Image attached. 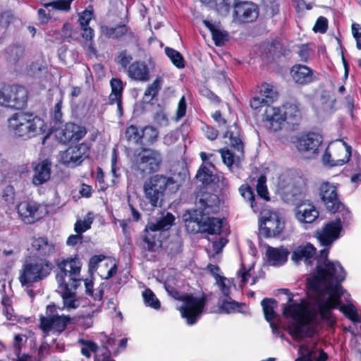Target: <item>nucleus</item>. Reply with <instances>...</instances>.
<instances>
[{
  "label": "nucleus",
  "mask_w": 361,
  "mask_h": 361,
  "mask_svg": "<svg viewBox=\"0 0 361 361\" xmlns=\"http://www.w3.org/2000/svg\"><path fill=\"white\" fill-rule=\"evenodd\" d=\"M78 343L82 345L81 353L87 357H90L99 348L97 344L91 341L80 339Z\"/></svg>",
  "instance_id": "49"
},
{
  "label": "nucleus",
  "mask_w": 361,
  "mask_h": 361,
  "mask_svg": "<svg viewBox=\"0 0 361 361\" xmlns=\"http://www.w3.org/2000/svg\"><path fill=\"white\" fill-rule=\"evenodd\" d=\"M51 162L47 159L33 164L32 184L37 186L47 182L51 176Z\"/></svg>",
  "instance_id": "25"
},
{
  "label": "nucleus",
  "mask_w": 361,
  "mask_h": 361,
  "mask_svg": "<svg viewBox=\"0 0 361 361\" xmlns=\"http://www.w3.org/2000/svg\"><path fill=\"white\" fill-rule=\"evenodd\" d=\"M132 55L126 51H120L117 56V62L123 67L126 68L132 61Z\"/></svg>",
  "instance_id": "60"
},
{
  "label": "nucleus",
  "mask_w": 361,
  "mask_h": 361,
  "mask_svg": "<svg viewBox=\"0 0 361 361\" xmlns=\"http://www.w3.org/2000/svg\"><path fill=\"white\" fill-rule=\"evenodd\" d=\"M97 269L102 278L109 279L116 274L118 263L112 257H105L103 255H94L89 262V271L92 273Z\"/></svg>",
  "instance_id": "15"
},
{
  "label": "nucleus",
  "mask_w": 361,
  "mask_h": 361,
  "mask_svg": "<svg viewBox=\"0 0 361 361\" xmlns=\"http://www.w3.org/2000/svg\"><path fill=\"white\" fill-rule=\"evenodd\" d=\"M162 163V155L158 150L143 148L138 154L136 166L142 173H150L157 171Z\"/></svg>",
  "instance_id": "13"
},
{
  "label": "nucleus",
  "mask_w": 361,
  "mask_h": 361,
  "mask_svg": "<svg viewBox=\"0 0 361 361\" xmlns=\"http://www.w3.org/2000/svg\"><path fill=\"white\" fill-rule=\"evenodd\" d=\"M253 264L246 268L243 264H242L240 270L238 272V277L240 278L241 283L244 285L247 283L248 279L252 276V271Z\"/></svg>",
  "instance_id": "58"
},
{
  "label": "nucleus",
  "mask_w": 361,
  "mask_h": 361,
  "mask_svg": "<svg viewBox=\"0 0 361 361\" xmlns=\"http://www.w3.org/2000/svg\"><path fill=\"white\" fill-rule=\"evenodd\" d=\"M90 147L87 144L81 143L72 146L60 154V161L68 166L75 167L88 157Z\"/></svg>",
  "instance_id": "17"
},
{
  "label": "nucleus",
  "mask_w": 361,
  "mask_h": 361,
  "mask_svg": "<svg viewBox=\"0 0 361 361\" xmlns=\"http://www.w3.org/2000/svg\"><path fill=\"white\" fill-rule=\"evenodd\" d=\"M214 166L212 163L207 162L202 165L196 175V178L203 184H208L213 180V171L212 169Z\"/></svg>",
  "instance_id": "39"
},
{
  "label": "nucleus",
  "mask_w": 361,
  "mask_h": 361,
  "mask_svg": "<svg viewBox=\"0 0 361 361\" xmlns=\"http://www.w3.org/2000/svg\"><path fill=\"white\" fill-rule=\"evenodd\" d=\"M336 99L328 94H322L315 104L318 116L324 117L334 112Z\"/></svg>",
  "instance_id": "34"
},
{
  "label": "nucleus",
  "mask_w": 361,
  "mask_h": 361,
  "mask_svg": "<svg viewBox=\"0 0 361 361\" xmlns=\"http://www.w3.org/2000/svg\"><path fill=\"white\" fill-rule=\"evenodd\" d=\"M111 93L109 95V100H118L122 98L123 90V82L121 80L113 78L110 81Z\"/></svg>",
  "instance_id": "44"
},
{
  "label": "nucleus",
  "mask_w": 361,
  "mask_h": 361,
  "mask_svg": "<svg viewBox=\"0 0 361 361\" xmlns=\"http://www.w3.org/2000/svg\"><path fill=\"white\" fill-rule=\"evenodd\" d=\"M261 305L265 319L269 322L273 333L276 334L278 331V326L274 322L276 318V313L275 312V309L277 307L276 301L274 299L264 298L262 300Z\"/></svg>",
  "instance_id": "32"
},
{
  "label": "nucleus",
  "mask_w": 361,
  "mask_h": 361,
  "mask_svg": "<svg viewBox=\"0 0 361 361\" xmlns=\"http://www.w3.org/2000/svg\"><path fill=\"white\" fill-rule=\"evenodd\" d=\"M31 247L39 255L49 257L55 252V245L47 238H33L31 240Z\"/></svg>",
  "instance_id": "31"
},
{
  "label": "nucleus",
  "mask_w": 361,
  "mask_h": 361,
  "mask_svg": "<svg viewBox=\"0 0 361 361\" xmlns=\"http://www.w3.org/2000/svg\"><path fill=\"white\" fill-rule=\"evenodd\" d=\"M198 216H207L210 214L216 213L219 209V200L214 194H207L201 197L197 204Z\"/></svg>",
  "instance_id": "23"
},
{
  "label": "nucleus",
  "mask_w": 361,
  "mask_h": 361,
  "mask_svg": "<svg viewBox=\"0 0 361 361\" xmlns=\"http://www.w3.org/2000/svg\"><path fill=\"white\" fill-rule=\"evenodd\" d=\"M167 291L173 298L183 302L182 305L178 309L182 317L186 320V323L190 326L194 325L204 312L207 301L206 297L204 295L195 296L192 294L180 295L176 290L169 291L168 288Z\"/></svg>",
  "instance_id": "6"
},
{
  "label": "nucleus",
  "mask_w": 361,
  "mask_h": 361,
  "mask_svg": "<svg viewBox=\"0 0 361 361\" xmlns=\"http://www.w3.org/2000/svg\"><path fill=\"white\" fill-rule=\"evenodd\" d=\"M59 272L56 274V281L59 287L66 288V285L72 284V287H78L81 281L80 273L82 263L77 256L70 257L57 263Z\"/></svg>",
  "instance_id": "8"
},
{
  "label": "nucleus",
  "mask_w": 361,
  "mask_h": 361,
  "mask_svg": "<svg viewBox=\"0 0 361 361\" xmlns=\"http://www.w3.org/2000/svg\"><path fill=\"white\" fill-rule=\"evenodd\" d=\"M47 73L46 65L42 62H36L30 65L27 73L35 78H41Z\"/></svg>",
  "instance_id": "52"
},
{
  "label": "nucleus",
  "mask_w": 361,
  "mask_h": 361,
  "mask_svg": "<svg viewBox=\"0 0 361 361\" xmlns=\"http://www.w3.org/2000/svg\"><path fill=\"white\" fill-rule=\"evenodd\" d=\"M318 216V210L309 202H302L296 208L295 217L300 223L312 224Z\"/></svg>",
  "instance_id": "24"
},
{
  "label": "nucleus",
  "mask_w": 361,
  "mask_h": 361,
  "mask_svg": "<svg viewBox=\"0 0 361 361\" xmlns=\"http://www.w3.org/2000/svg\"><path fill=\"white\" fill-rule=\"evenodd\" d=\"M266 255L269 264L275 267L283 265L288 259V251L283 247H267Z\"/></svg>",
  "instance_id": "30"
},
{
  "label": "nucleus",
  "mask_w": 361,
  "mask_h": 361,
  "mask_svg": "<svg viewBox=\"0 0 361 361\" xmlns=\"http://www.w3.org/2000/svg\"><path fill=\"white\" fill-rule=\"evenodd\" d=\"M219 305L221 312L226 314L240 312L243 306L242 304L232 300L229 296L220 298Z\"/></svg>",
  "instance_id": "37"
},
{
  "label": "nucleus",
  "mask_w": 361,
  "mask_h": 361,
  "mask_svg": "<svg viewBox=\"0 0 361 361\" xmlns=\"http://www.w3.org/2000/svg\"><path fill=\"white\" fill-rule=\"evenodd\" d=\"M292 183V179L288 173H285L281 174L279 177L278 181V187L281 190H284L288 188Z\"/></svg>",
  "instance_id": "62"
},
{
  "label": "nucleus",
  "mask_w": 361,
  "mask_h": 361,
  "mask_svg": "<svg viewBox=\"0 0 361 361\" xmlns=\"http://www.w3.org/2000/svg\"><path fill=\"white\" fill-rule=\"evenodd\" d=\"M299 357L295 361H313L314 352L311 350L307 345H301L299 348Z\"/></svg>",
  "instance_id": "55"
},
{
  "label": "nucleus",
  "mask_w": 361,
  "mask_h": 361,
  "mask_svg": "<svg viewBox=\"0 0 361 361\" xmlns=\"http://www.w3.org/2000/svg\"><path fill=\"white\" fill-rule=\"evenodd\" d=\"M8 127L16 136L23 139L42 135L46 130V124L41 118L22 112L14 114L8 119Z\"/></svg>",
  "instance_id": "4"
},
{
  "label": "nucleus",
  "mask_w": 361,
  "mask_h": 361,
  "mask_svg": "<svg viewBox=\"0 0 361 361\" xmlns=\"http://www.w3.org/2000/svg\"><path fill=\"white\" fill-rule=\"evenodd\" d=\"M159 135L157 129L152 126H145L142 130V139H143L147 143L152 144L157 141Z\"/></svg>",
  "instance_id": "51"
},
{
  "label": "nucleus",
  "mask_w": 361,
  "mask_h": 361,
  "mask_svg": "<svg viewBox=\"0 0 361 361\" xmlns=\"http://www.w3.org/2000/svg\"><path fill=\"white\" fill-rule=\"evenodd\" d=\"M40 204L35 202L23 201L16 207L17 212L21 220L27 224H34L42 217Z\"/></svg>",
  "instance_id": "20"
},
{
  "label": "nucleus",
  "mask_w": 361,
  "mask_h": 361,
  "mask_svg": "<svg viewBox=\"0 0 361 361\" xmlns=\"http://www.w3.org/2000/svg\"><path fill=\"white\" fill-rule=\"evenodd\" d=\"M266 177L261 176L257 180V192L259 197L265 200H269V192L266 185Z\"/></svg>",
  "instance_id": "56"
},
{
  "label": "nucleus",
  "mask_w": 361,
  "mask_h": 361,
  "mask_svg": "<svg viewBox=\"0 0 361 361\" xmlns=\"http://www.w3.org/2000/svg\"><path fill=\"white\" fill-rule=\"evenodd\" d=\"M319 196L326 209L332 213L336 212L341 207L338 197L336 186L329 182H324L319 188Z\"/></svg>",
  "instance_id": "19"
},
{
  "label": "nucleus",
  "mask_w": 361,
  "mask_h": 361,
  "mask_svg": "<svg viewBox=\"0 0 361 361\" xmlns=\"http://www.w3.org/2000/svg\"><path fill=\"white\" fill-rule=\"evenodd\" d=\"M174 220V216L171 213L166 212V214H162L161 216L159 217L156 222L151 221L148 223L145 229L147 234L144 237V241L147 244L148 250H153L156 245L154 237L149 232L167 230L173 225Z\"/></svg>",
  "instance_id": "18"
},
{
  "label": "nucleus",
  "mask_w": 361,
  "mask_h": 361,
  "mask_svg": "<svg viewBox=\"0 0 361 361\" xmlns=\"http://www.w3.org/2000/svg\"><path fill=\"white\" fill-rule=\"evenodd\" d=\"M169 114L166 110L161 106H157L154 114V122L160 126H166L169 124Z\"/></svg>",
  "instance_id": "48"
},
{
  "label": "nucleus",
  "mask_w": 361,
  "mask_h": 361,
  "mask_svg": "<svg viewBox=\"0 0 361 361\" xmlns=\"http://www.w3.org/2000/svg\"><path fill=\"white\" fill-rule=\"evenodd\" d=\"M329 250L324 248L320 251V255L316 257V249L310 243L300 245L293 250L291 259L296 264L303 261L307 265H312L314 261L317 262V271L308 279V288L314 293L318 290H324V298L319 304L322 314L330 322L333 319L325 310V305L335 306L336 297L340 288L339 282L345 277V273L338 262H331L327 259Z\"/></svg>",
  "instance_id": "2"
},
{
  "label": "nucleus",
  "mask_w": 361,
  "mask_h": 361,
  "mask_svg": "<svg viewBox=\"0 0 361 361\" xmlns=\"http://www.w3.org/2000/svg\"><path fill=\"white\" fill-rule=\"evenodd\" d=\"M162 82V78L161 77H157L145 90L144 94L145 99L147 101L153 99L157 95L159 90L161 89Z\"/></svg>",
  "instance_id": "40"
},
{
  "label": "nucleus",
  "mask_w": 361,
  "mask_h": 361,
  "mask_svg": "<svg viewBox=\"0 0 361 361\" xmlns=\"http://www.w3.org/2000/svg\"><path fill=\"white\" fill-rule=\"evenodd\" d=\"M179 184L172 178L156 174L149 178L143 185L146 200L153 207L162 206L166 197L176 193Z\"/></svg>",
  "instance_id": "3"
},
{
  "label": "nucleus",
  "mask_w": 361,
  "mask_h": 361,
  "mask_svg": "<svg viewBox=\"0 0 361 361\" xmlns=\"http://www.w3.org/2000/svg\"><path fill=\"white\" fill-rule=\"evenodd\" d=\"M185 227L191 233L219 234L224 226L223 219L197 215V211L190 212L183 216Z\"/></svg>",
  "instance_id": "7"
},
{
  "label": "nucleus",
  "mask_w": 361,
  "mask_h": 361,
  "mask_svg": "<svg viewBox=\"0 0 361 361\" xmlns=\"http://www.w3.org/2000/svg\"><path fill=\"white\" fill-rule=\"evenodd\" d=\"M62 309L54 305L47 307L46 317L40 319V326L44 332L47 333L53 331L61 333L65 330L67 325L71 322V318L69 316L59 314V311Z\"/></svg>",
  "instance_id": "10"
},
{
  "label": "nucleus",
  "mask_w": 361,
  "mask_h": 361,
  "mask_svg": "<svg viewBox=\"0 0 361 361\" xmlns=\"http://www.w3.org/2000/svg\"><path fill=\"white\" fill-rule=\"evenodd\" d=\"M26 341H27V338L23 334L15 335L14 341H13V347L15 348L16 353L18 357H20L19 354H20L21 348L23 347V345H24Z\"/></svg>",
  "instance_id": "61"
},
{
  "label": "nucleus",
  "mask_w": 361,
  "mask_h": 361,
  "mask_svg": "<svg viewBox=\"0 0 361 361\" xmlns=\"http://www.w3.org/2000/svg\"><path fill=\"white\" fill-rule=\"evenodd\" d=\"M91 224L92 221L90 219L77 221L74 227L75 231L77 233H82L90 228Z\"/></svg>",
  "instance_id": "59"
},
{
  "label": "nucleus",
  "mask_w": 361,
  "mask_h": 361,
  "mask_svg": "<svg viewBox=\"0 0 361 361\" xmlns=\"http://www.w3.org/2000/svg\"><path fill=\"white\" fill-rule=\"evenodd\" d=\"M142 298L145 304L155 310H158L160 307V302L156 297L155 294L150 290L146 289L142 293Z\"/></svg>",
  "instance_id": "50"
},
{
  "label": "nucleus",
  "mask_w": 361,
  "mask_h": 361,
  "mask_svg": "<svg viewBox=\"0 0 361 361\" xmlns=\"http://www.w3.org/2000/svg\"><path fill=\"white\" fill-rule=\"evenodd\" d=\"M94 17L93 8L89 6L78 14V23L80 27L89 26V23Z\"/></svg>",
  "instance_id": "53"
},
{
  "label": "nucleus",
  "mask_w": 361,
  "mask_h": 361,
  "mask_svg": "<svg viewBox=\"0 0 361 361\" xmlns=\"http://www.w3.org/2000/svg\"><path fill=\"white\" fill-rule=\"evenodd\" d=\"M52 268V263L46 259H28L23 263L19 271V281L23 286L30 287L32 283L47 278Z\"/></svg>",
  "instance_id": "5"
},
{
  "label": "nucleus",
  "mask_w": 361,
  "mask_h": 361,
  "mask_svg": "<svg viewBox=\"0 0 361 361\" xmlns=\"http://www.w3.org/2000/svg\"><path fill=\"white\" fill-rule=\"evenodd\" d=\"M76 288L77 287H72V284L66 285V288L59 286L63 301V308L70 310L78 307L80 302L74 293Z\"/></svg>",
  "instance_id": "35"
},
{
  "label": "nucleus",
  "mask_w": 361,
  "mask_h": 361,
  "mask_svg": "<svg viewBox=\"0 0 361 361\" xmlns=\"http://www.w3.org/2000/svg\"><path fill=\"white\" fill-rule=\"evenodd\" d=\"M240 0H215L214 8L216 11L222 16H226L231 8H235Z\"/></svg>",
  "instance_id": "38"
},
{
  "label": "nucleus",
  "mask_w": 361,
  "mask_h": 361,
  "mask_svg": "<svg viewBox=\"0 0 361 361\" xmlns=\"http://www.w3.org/2000/svg\"><path fill=\"white\" fill-rule=\"evenodd\" d=\"M85 134L86 130L83 127L69 123L61 130V140L64 142H75L82 138Z\"/></svg>",
  "instance_id": "29"
},
{
  "label": "nucleus",
  "mask_w": 361,
  "mask_h": 361,
  "mask_svg": "<svg viewBox=\"0 0 361 361\" xmlns=\"http://www.w3.org/2000/svg\"><path fill=\"white\" fill-rule=\"evenodd\" d=\"M204 25L210 30L212 39L216 46H222L228 40V33L209 20H203Z\"/></svg>",
  "instance_id": "36"
},
{
  "label": "nucleus",
  "mask_w": 361,
  "mask_h": 361,
  "mask_svg": "<svg viewBox=\"0 0 361 361\" xmlns=\"http://www.w3.org/2000/svg\"><path fill=\"white\" fill-rule=\"evenodd\" d=\"M74 0H56L52 2L46 4L44 7L46 8H51L52 11H63L68 12L71 10V3Z\"/></svg>",
  "instance_id": "43"
},
{
  "label": "nucleus",
  "mask_w": 361,
  "mask_h": 361,
  "mask_svg": "<svg viewBox=\"0 0 361 361\" xmlns=\"http://www.w3.org/2000/svg\"><path fill=\"white\" fill-rule=\"evenodd\" d=\"M239 192L241 196L247 201L250 202V207L252 209L254 212H257L259 211V207H257L255 201L254 193L251 189V188L247 185H242L239 188Z\"/></svg>",
  "instance_id": "41"
},
{
  "label": "nucleus",
  "mask_w": 361,
  "mask_h": 361,
  "mask_svg": "<svg viewBox=\"0 0 361 361\" xmlns=\"http://www.w3.org/2000/svg\"><path fill=\"white\" fill-rule=\"evenodd\" d=\"M224 138L228 139L226 142L233 149L234 152H231L229 149H221L219 152L223 162L231 167L235 162H239L244 154V146L240 130L235 123L229 127L224 135Z\"/></svg>",
  "instance_id": "9"
},
{
  "label": "nucleus",
  "mask_w": 361,
  "mask_h": 361,
  "mask_svg": "<svg viewBox=\"0 0 361 361\" xmlns=\"http://www.w3.org/2000/svg\"><path fill=\"white\" fill-rule=\"evenodd\" d=\"M142 131L140 132L135 126H130L126 130V136L129 140H133L139 142L142 140Z\"/></svg>",
  "instance_id": "57"
},
{
  "label": "nucleus",
  "mask_w": 361,
  "mask_h": 361,
  "mask_svg": "<svg viewBox=\"0 0 361 361\" xmlns=\"http://www.w3.org/2000/svg\"><path fill=\"white\" fill-rule=\"evenodd\" d=\"M128 75L136 81L147 82L150 79V69L144 61H136L128 66Z\"/></svg>",
  "instance_id": "26"
},
{
  "label": "nucleus",
  "mask_w": 361,
  "mask_h": 361,
  "mask_svg": "<svg viewBox=\"0 0 361 361\" xmlns=\"http://www.w3.org/2000/svg\"><path fill=\"white\" fill-rule=\"evenodd\" d=\"M339 282L338 294L336 297L335 306L325 305L326 313L333 319L330 322L327 318L323 317L322 308L319 304L324 298L326 291L324 290L316 292L314 300L306 301L302 300L300 302H296L291 298L288 302L283 308V316L290 322L288 332L295 339H301L305 336H312L316 331V328L320 320L333 326L336 323V318L332 314L331 310L335 308L339 310L354 322H360L356 307L350 302V295L345 293Z\"/></svg>",
  "instance_id": "1"
},
{
  "label": "nucleus",
  "mask_w": 361,
  "mask_h": 361,
  "mask_svg": "<svg viewBox=\"0 0 361 361\" xmlns=\"http://www.w3.org/2000/svg\"><path fill=\"white\" fill-rule=\"evenodd\" d=\"M284 228V223L279 214L274 211H264L261 213L259 224L260 234L266 238L279 235Z\"/></svg>",
  "instance_id": "14"
},
{
  "label": "nucleus",
  "mask_w": 361,
  "mask_h": 361,
  "mask_svg": "<svg viewBox=\"0 0 361 361\" xmlns=\"http://www.w3.org/2000/svg\"><path fill=\"white\" fill-rule=\"evenodd\" d=\"M102 33L112 38H119L127 33L128 29L126 25H119L116 27H111L107 26L102 27Z\"/></svg>",
  "instance_id": "42"
},
{
  "label": "nucleus",
  "mask_w": 361,
  "mask_h": 361,
  "mask_svg": "<svg viewBox=\"0 0 361 361\" xmlns=\"http://www.w3.org/2000/svg\"><path fill=\"white\" fill-rule=\"evenodd\" d=\"M259 95L266 99L269 104L277 97L278 94L272 85L263 83L259 87Z\"/></svg>",
  "instance_id": "45"
},
{
  "label": "nucleus",
  "mask_w": 361,
  "mask_h": 361,
  "mask_svg": "<svg viewBox=\"0 0 361 361\" xmlns=\"http://www.w3.org/2000/svg\"><path fill=\"white\" fill-rule=\"evenodd\" d=\"M322 142V136L317 133H307L298 138L297 149L301 152L315 154Z\"/></svg>",
  "instance_id": "22"
},
{
  "label": "nucleus",
  "mask_w": 361,
  "mask_h": 361,
  "mask_svg": "<svg viewBox=\"0 0 361 361\" xmlns=\"http://www.w3.org/2000/svg\"><path fill=\"white\" fill-rule=\"evenodd\" d=\"M165 53L177 68H182L184 67V60L180 52L173 49L166 47Z\"/></svg>",
  "instance_id": "47"
},
{
  "label": "nucleus",
  "mask_w": 361,
  "mask_h": 361,
  "mask_svg": "<svg viewBox=\"0 0 361 361\" xmlns=\"http://www.w3.org/2000/svg\"><path fill=\"white\" fill-rule=\"evenodd\" d=\"M2 305L4 306L3 313L8 319H12L13 316V310L11 306V301L8 298H4L2 300Z\"/></svg>",
  "instance_id": "64"
},
{
  "label": "nucleus",
  "mask_w": 361,
  "mask_h": 361,
  "mask_svg": "<svg viewBox=\"0 0 361 361\" xmlns=\"http://www.w3.org/2000/svg\"><path fill=\"white\" fill-rule=\"evenodd\" d=\"M186 112V102L184 97H182L179 100L178 108L176 110V121H178L185 115Z\"/></svg>",
  "instance_id": "63"
},
{
  "label": "nucleus",
  "mask_w": 361,
  "mask_h": 361,
  "mask_svg": "<svg viewBox=\"0 0 361 361\" xmlns=\"http://www.w3.org/2000/svg\"><path fill=\"white\" fill-rule=\"evenodd\" d=\"M82 30V37L84 39V40L88 43V49L90 52L95 54L96 50L93 47L92 44V39L94 37V30L92 29L90 26H86L83 27H80Z\"/></svg>",
  "instance_id": "54"
},
{
  "label": "nucleus",
  "mask_w": 361,
  "mask_h": 361,
  "mask_svg": "<svg viewBox=\"0 0 361 361\" xmlns=\"http://www.w3.org/2000/svg\"><path fill=\"white\" fill-rule=\"evenodd\" d=\"M350 156L351 147L342 140H336L327 147L323 161L331 166H342L348 161Z\"/></svg>",
  "instance_id": "12"
},
{
  "label": "nucleus",
  "mask_w": 361,
  "mask_h": 361,
  "mask_svg": "<svg viewBox=\"0 0 361 361\" xmlns=\"http://www.w3.org/2000/svg\"><path fill=\"white\" fill-rule=\"evenodd\" d=\"M283 118L289 125H298L302 118L301 111L297 104L286 103L282 106Z\"/></svg>",
  "instance_id": "33"
},
{
  "label": "nucleus",
  "mask_w": 361,
  "mask_h": 361,
  "mask_svg": "<svg viewBox=\"0 0 361 361\" xmlns=\"http://www.w3.org/2000/svg\"><path fill=\"white\" fill-rule=\"evenodd\" d=\"M343 229V224L340 218L330 221L317 232V237L319 243L329 247L334 241L338 239Z\"/></svg>",
  "instance_id": "16"
},
{
  "label": "nucleus",
  "mask_w": 361,
  "mask_h": 361,
  "mask_svg": "<svg viewBox=\"0 0 361 361\" xmlns=\"http://www.w3.org/2000/svg\"><path fill=\"white\" fill-rule=\"evenodd\" d=\"M290 74L295 82L300 85H306L314 80L313 71L309 67L296 64L291 68Z\"/></svg>",
  "instance_id": "27"
},
{
  "label": "nucleus",
  "mask_w": 361,
  "mask_h": 361,
  "mask_svg": "<svg viewBox=\"0 0 361 361\" xmlns=\"http://www.w3.org/2000/svg\"><path fill=\"white\" fill-rule=\"evenodd\" d=\"M216 283L218 286L219 288L220 289L221 292L222 293L223 296L224 298L228 297L233 286L232 282L226 277L221 276H216Z\"/></svg>",
  "instance_id": "46"
},
{
  "label": "nucleus",
  "mask_w": 361,
  "mask_h": 361,
  "mask_svg": "<svg viewBox=\"0 0 361 361\" xmlns=\"http://www.w3.org/2000/svg\"><path fill=\"white\" fill-rule=\"evenodd\" d=\"M27 101V90L20 85H4L0 90V105L13 108H23Z\"/></svg>",
  "instance_id": "11"
},
{
  "label": "nucleus",
  "mask_w": 361,
  "mask_h": 361,
  "mask_svg": "<svg viewBox=\"0 0 361 361\" xmlns=\"http://www.w3.org/2000/svg\"><path fill=\"white\" fill-rule=\"evenodd\" d=\"M258 16L257 7L250 2H240L235 8L234 20L240 23H248L255 20Z\"/></svg>",
  "instance_id": "21"
},
{
  "label": "nucleus",
  "mask_w": 361,
  "mask_h": 361,
  "mask_svg": "<svg viewBox=\"0 0 361 361\" xmlns=\"http://www.w3.org/2000/svg\"><path fill=\"white\" fill-rule=\"evenodd\" d=\"M264 116L269 123V128L274 131H277L281 128V125L284 122L282 109L267 105Z\"/></svg>",
  "instance_id": "28"
}]
</instances>
